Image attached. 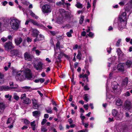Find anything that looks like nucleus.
<instances>
[{"instance_id":"35","label":"nucleus","mask_w":132,"mask_h":132,"mask_svg":"<svg viewBox=\"0 0 132 132\" xmlns=\"http://www.w3.org/2000/svg\"><path fill=\"white\" fill-rule=\"evenodd\" d=\"M131 88H132V83L131 82L127 85L125 90H128Z\"/></svg>"},{"instance_id":"42","label":"nucleus","mask_w":132,"mask_h":132,"mask_svg":"<svg viewBox=\"0 0 132 132\" xmlns=\"http://www.w3.org/2000/svg\"><path fill=\"white\" fill-rule=\"evenodd\" d=\"M47 129L44 126H42L40 130L42 131H46L47 130Z\"/></svg>"},{"instance_id":"49","label":"nucleus","mask_w":132,"mask_h":132,"mask_svg":"<svg viewBox=\"0 0 132 132\" xmlns=\"http://www.w3.org/2000/svg\"><path fill=\"white\" fill-rule=\"evenodd\" d=\"M56 5H58L59 6H61V5H64L63 3L60 1L59 2L56 3Z\"/></svg>"},{"instance_id":"44","label":"nucleus","mask_w":132,"mask_h":132,"mask_svg":"<svg viewBox=\"0 0 132 132\" xmlns=\"http://www.w3.org/2000/svg\"><path fill=\"white\" fill-rule=\"evenodd\" d=\"M13 98L16 100L18 101L19 99V97L16 94H14L13 96Z\"/></svg>"},{"instance_id":"6","label":"nucleus","mask_w":132,"mask_h":132,"mask_svg":"<svg viewBox=\"0 0 132 132\" xmlns=\"http://www.w3.org/2000/svg\"><path fill=\"white\" fill-rule=\"evenodd\" d=\"M127 22L124 21H118V29L120 31L125 28L126 26Z\"/></svg>"},{"instance_id":"23","label":"nucleus","mask_w":132,"mask_h":132,"mask_svg":"<svg viewBox=\"0 0 132 132\" xmlns=\"http://www.w3.org/2000/svg\"><path fill=\"white\" fill-rule=\"evenodd\" d=\"M10 21L9 18H7L4 19V23L3 24H4V26L5 27H7L9 24V23Z\"/></svg>"},{"instance_id":"15","label":"nucleus","mask_w":132,"mask_h":132,"mask_svg":"<svg viewBox=\"0 0 132 132\" xmlns=\"http://www.w3.org/2000/svg\"><path fill=\"white\" fill-rule=\"evenodd\" d=\"M39 32L36 29H33L31 32V35L34 37H37Z\"/></svg>"},{"instance_id":"56","label":"nucleus","mask_w":132,"mask_h":132,"mask_svg":"<svg viewBox=\"0 0 132 132\" xmlns=\"http://www.w3.org/2000/svg\"><path fill=\"white\" fill-rule=\"evenodd\" d=\"M45 80L43 78H40L39 79V81H40L41 83H43L45 81Z\"/></svg>"},{"instance_id":"48","label":"nucleus","mask_w":132,"mask_h":132,"mask_svg":"<svg viewBox=\"0 0 132 132\" xmlns=\"http://www.w3.org/2000/svg\"><path fill=\"white\" fill-rule=\"evenodd\" d=\"M5 97L6 98H9V100H10L12 97V96L11 95H5Z\"/></svg>"},{"instance_id":"8","label":"nucleus","mask_w":132,"mask_h":132,"mask_svg":"<svg viewBox=\"0 0 132 132\" xmlns=\"http://www.w3.org/2000/svg\"><path fill=\"white\" fill-rule=\"evenodd\" d=\"M24 57L25 60L27 61H30L32 59L33 56L29 53L26 52L24 54Z\"/></svg>"},{"instance_id":"62","label":"nucleus","mask_w":132,"mask_h":132,"mask_svg":"<svg viewBox=\"0 0 132 132\" xmlns=\"http://www.w3.org/2000/svg\"><path fill=\"white\" fill-rule=\"evenodd\" d=\"M11 118H9L6 122V123L7 124H9L11 122Z\"/></svg>"},{"instance_id":"61","label":"nucleus","mask_w":132,"mask_h":132,"mask_svg":"<svg viewBox=\"0 0 132 132\" xmlns=\"http://www.w3.org/2000/svg\"><path fill=\"white\" fill-rule=\"evenodd\" d=\"M84 88L85 90H88L89 89V88L87 85L84 86Z\"/></svg>"},{"instance_id":"14","label":"nucleus","mask_w":132,"mask_h":132,"mask_svg":"<svg viewBox=\"0 0 132 132\" xmlns=\"http://www.w3.org/2000/svg\"><path fill=\"white\" fill-rule=\"evenodd\" d=\"M22 41V39L21 37H17L14 39L15 44L18 46L20 44Z\"/></svg>"},{"instance_id":"26","label":"nucleus","mask_w":132,"mask_h":132,"mask_svg":"<svg viewBox=\"0 0 132 132\" xmlns=\"http://www.w3.org/2000/svg\"><path fill=\"white\" fill-rule=\"evenodd\" d=\"M28 10L29 11L30 14L32 17L36 19L38 18L39 17L36 15L31 11L29 9H28Z\"/></svg>"},{"instance_id":"64","label":"nucleus","mask_w":132,"mask_h":132,"mask_svg":"<svg viewBox=\"0 0 132 132\" xmlns=\"http://www.w3.org/2000/svg\"><path fill=\"white\" fill-rule=\"evenodd\" d=\"M88 104L84 105V107L85 108L86 110H87L88 109Z\"/></svg>"},{"instance_id":"12","label":"nucleus","mask_w":132,"mask_h":132,"mask_svg":"<svg viewBox=\"0 0 132 132\" xmlns=\"http://www.w3.org/2000/svg\"><path fill=\"white\" fill-rule=\"evenodd\" d=\"M32 101L33 104V108L35 109H38L40 106L37 104V101L35 99H33Z\"/></svg>"},{"instance_id":"28","label":"nucleus","mask_w":132,"mask_h":132,"mask_svg":"<svg viewBox=\"0 0 132 132\" xmlns=\"http://www.w3.org/2000/svg\"><path fill=\"white\" fill-rule=\"evenodd\" d=\"M122 101L119 98H118L116 100V104L118 106H120L122 105Z\"/></svg>"},{"instance_id":"5","label":"nucleus","mask_w":132,"mask_h":132,"mask_svg":"<svg viewBox=\"0 0 132 132\" xmlns=\"http://www.w3.org/2000/svg\"><path fill=\"white\" fill-rule=\"evenodd\" d=\"M4 46L7 51L13 49L15 47L12 43L10 41L6 42L4 45Z\"/></svg>"},{"instance_id":"37","label":"nucleus","mask_w":132,"mask_h":132,"mask_svg":"<svg viewBox=\"0 0 132 132\" xmlns=\"http://www.w3.org/2000/svg\"><path fill=\"white\" fill-rule=\"evenodd\" d=\"M73 31L72 30H71L67 32V35L68 37H70L72 36L71 34L73 33Z\"/></svg>"},{"instance_id":"4","label":"nucleus","mask_w":132,"mask_h":132,"mask_svg":"<svg viewBox=\"0 0 132 132\" xmlns=\"http://www.w3.org/2000/svg\"><path fill=\"white\" fill-rule=\"evenodd\" d=\"M125 12H124L120 15L119 17V19L118 21H121L127 22V18L126 12L128 13L130 11V9H125Z\"/></svg>"},{"instance_id":"47","label":"nucleus","mask_w":132,"mask_h":132,"mask_svg":"<svg viewBox=\"0 0 132 132\" xmlns=\"http://www.w3.org/2000/svg\"><path fill=\"white\" fill-rule=\"evenodd\" d=\"M87 35L89 37H93L94 36V34L93 33L90 32H89L88 34H87Z\"/></svg>"},{"instance_id":"46","label":"nucleus","mask_w":132,"mask_h":132,"mask_svg":"<svg viewBox=\"0 0 132 132\" xmlns=\"http://www.w3.org/2000/svg\"><path fill=\"white\" fill-rule=\"evenodd\" d=\"M18 85H15V87L13 86L12 87H10V90H11L12 89H14V90L15 91H18L16 89V88H17L18 87Z\"/></svg>"},{"instance_id":"60","label":"nucleus","mask_w":132,"mask_h":132,"mask_svg":"<svg viewBox=\"0 0 132 132\" xmlns=\"http://www.w3.org/2000/svg\"><path fill=\"white\" fill-rule=\"evenodd\" d=\"M111 47H110L109 48H107V52L108 53H110L111 51Z\"/></svg>"},{"instance_id":"34","label":"nucleus","mask_w":132,"mask_h":132,"mask_svg":"<svg viewBox=\"0 0 132 132\" xmlns=\"http://www.w3.org/2000/svg\"><path fill=\"white\" fill-rule=\"evenodd\" d=\"M75 6L78 8H82L83 7L82 4H81L79 2H77Z\"/></svg>"},{"instance_id":"32","label":"nucleus","mask_w":132,"mask_h":132,"mask_svg":"<svg viewBox=\"0 0 132 132\" xmlns=\"http://www.w3.org/2000/svg\"><path fill=\"white\" fill-rule=\"evenodd\" d=\"M132 63L131 61V60H128L126 63V64L127 67L129 68L131 66Z\"/></svg>"},{"instance_id":"38","label":"nucleus","mask_w":132,"mask_h":132,"mask_svg":"<svg viewBox=\"0 0 132 132\" xmlns=\"http://www.w3.org/2000/svg\"><path fill=\"white\" fill-rule=\"evenodd\" d=\"M84 99L86 102H87L88 100V94H85L84 95Z\"/></svg>"},{"instance_id":"36","label":"nucleus","mask_w":132,"mask_h":132,"mask_svg":"<svg viewBox=\"0 0 132 132\" xmlns=\"http://www.w3.org/2000/svg\"><path fill=\"white\" fill-rule=\"evenodd\" d=\"M51 109L52 108L51 107H48L47 109H46V110L47 113H52Z\"/></svg>"},{"instance_id":"22","label":"nucleus","mask_w":132,"mask_h":132,"mask_svg":"<svg viewBox=\"0 0 132 132\" xmlns=\"http://www.w3.org/2000/svg\"><path fill=\"white\" fill-rule=\"evenodd\" d=\"M19 53V51L17 50H13L10 51V53L12 56L18 55Z\"/></svg>"},{"instance_id":"59","label":"nucleus","mask_w":132,"mask_h":132,"mask_svg":"<svg viewBox=\"0 0 132 132\" xmlns=\"http://www.w3.org/2000/svg\"><path fill=\"white\" fill-rule=\"evenodd\" d=\"M60 43L59 42H57L56 44V47L57 48H60Z\"/></svg>"},{"instance_id":"30","label":"nucleus","mask_w":132,"mask_h":132,"mask_svg":"<svg viewBox=\"0 0 132 132\" xmlns=\"http://www.w3.org/2000/svg\"><path fill=\"white\" fill-rule=\"evenodd\" d=\"M31 101L27 97L23 100V102L26 104H28L30 103Z\"/></svg>"},{"instance_id":"13","label":"nucleus","mask_w":132,"mask_h":132,"mask_svg":"<svg viewBox=\"0 0 132 132\" xmlns=\"http://www.w3.org/2000/svg\"><path fill=\"white\" fill-rule=\"evenodd\" d=\"M123 117V114L120 112H119V113L114 118L117 120L121 121Z\"/></svg>"},{"instance_id":"31","label":"nucleus","mask_w":132,"mask_h":132,"mask_svg":"<svg viewBox=\"0 0 132 132\" xmlns=\"http://www.w3.org/2000/svg\"><path fill=\"white\" fill-rule=\"evenodd\" d=\"M119 113V112H118L116 109H113L112 110V114L114 117L117 115Z\"/></svg>"},{"instance_id":"10","label":"nucleus","mask_w":132,"mask_h":132,"mask_svg":"<svg viewBox=\"0 0 132 132\" xmlns=\"http://www.w3.org/2000/svg\"><path fill=\"white\" fill-rule=\"evenodd\" d=\"M43 63L41 62H39L37 64H34L33 66L36 70L41 71L43 69Z\"/></svg>"},{"instance_id":"45","label":"nucleus","mask_w":132,"mask_h":132,"mask_svg":"<svg viewBox=\"0 0 132 132\" xmlns=\"http://www.w3.org/2000/svg\"><path fill=\"white\" fill-rule=\"evenodd\" d=\"M27 97H26V94L24 93L20 97L21 99L23 100Z\"/></svg>"},{"instance_id":"20","label":"nucleus","mask_w":132,"mask_h":132,"mask_svg":"<svg viewBox=\"0 0 132 132\" xmlns=\"http://www.w3.org/2000/svg\"><path fill=\"white\" fill-rule=\"evenodd\" d=\"M6 108L5 104L3 103H0V113H2Z\"/></svg>"},{"instance_id":"21","label":"nucleus","mask_w":132,"mask_h":132,"mask_svg":"<svg viewBox=\"0 0 132 132\" xmlns=\"http://www.w3.org/2000/svg\"><path fill=\"white\" fill-rule=\"evenodd\" d=\"M29 21L31 22L34 25H36L39 27H41V25L40 24H39L36 21L34 20L30 19H29Z\"/></svg>"},{"instance_id":"52","label":"nucleus","mask_w":132,"mask_h":132,"mask_svg":"<svg viewBox=\"0 0 132 132\" xmlns=\"http://www.w3.org/2000/svg\"><path fill=\"white\" fill-rule=\"evenodd\" d=\"M22 88L23 89H25L26 90H28L30 89L31 87H30L29 86H24L22 87Z\"/></svg>"},{"instance_id":"2","label":"nucleus","mask_w":132,"mask_h":132,"mask_svg":"<svg viewBox=\"0 0 132 132\" xmlns=\"http://www.w3.org/2000/svg\"><path fill=\"white\" fill-rule=\"evenodd\" d=\"M59 11L61 15L57 18V21L58 23H62L64 20V17L68 16L67 14L68 12H66L64 9H59Z\"/></svg>"},{"instance_id":"55","label":"nucleus","mask_w":132,"mask_h":132,"mask_svg":"<svg viewBox=\"0 0 132 132\" xmlns=\"http://www.w3.org/2000/svg\"><path fill=\"white\" fill-rule=\"evenodd\" d=\"M83 114H81V115L80 117V118H81L82 121H83L84 119L85 118V117L84 116H82V115Z\"/></svg>"},{"instance_id":"25","label":"nucleus","mask_w":132,"mask_h":132,"mask_svg":"<svg viewBox=\"0 0 132 132\" xmlns=\"http://www.w3.org/2000/svg\"><path fill=\"white\" fill-rule=\"evenodd\" d=\"M83 80L85 82H89L88 79V75L86 74H85L82 76Z\"/></svg>"},{"instance_id":"58","label":"nucleus","mask_w":132,"mask_h":132,"mask_svg":"<svg viewBox=\"0 0 132 132\" xmlns=\"http://www.w3.org/2000/svg\"><path fill=\"white\" fill-rule=\"evenodd\" d=\"M27 41L28 42H30L32 40V39L29 37H27Z\"/></svg>"},{"instance_id":"57","label":"nucleus","mask_w":132,"mask_h":132,"mask_svg":"<svg viewBox=\"0 0 132 132\" xmlns=\"http://www.w3.org/2000/svg\"><path fill=\"white\" fill-rule=\"evenodd\" d=\"M86 35V33L85 31H83L81 34V35L83 36H85Z\"/></svg>"},{"instance_id":"41","label":"nucleus","mask_w":132,"mask_h":132,"mask_svg":"<svg viewBox=\"0 0 132 132\" xmlns=\"http://www.w3.org/2000/svg\"><path fill=\"white\" fill-rule=\"evenodd\" d=\"M121 42V39H119L118 41H117L116 44V45L117 47H119L120 46V43Z\"/></svg>"},{"instance_id":"50","label":"nucleus","mask_w":132,"mask_h":132,"mask_svg":"<svg viewBox=\"0 0 132 132\" xmlns=\"http://www.w3.org/2000/svg\"><path fill=\"white\" fill-rule=\"evenodd\" d=\"M47 121V119H43V120L41 122V124L42 125H44L45 123Z\"/></svg>"},{"instance_id":"40","label":"nucleus","mask_w":132,"mask_h":132,"mask_svg":"<svg viewBox=\"0 0 132 132\" xmlns=\"http://www.w3.org/2000/svg\"><path fill=\"white\" fill-rule=\"evenodd\" d=\"M42 6V8H50V6L48 4H45Z\"/></svg>"},{"instance_id":"1","label":"nucleus","mask_w":132,"mask_h":132,"mask_svg":"<svg viewBox=\"0 0 132 132\" xmlns=\"http://www.w3.org/2000/svg\"><path fill=\"white\" fill-rule=\"evenodd\" d=\"M128 79L127 77L123 79L122 82L121 87L118 84L117 82L114 81L112 83V86L113 90V92L116 94H120L121 90L122 89L125 90L128 84Z\"/></svg>"},{"instance_id":"54","label":"nucleus","mask_w":132,"mask_h":132,"mask_svg":"<svg viewBox=\"0 0 132 132\" xmlns=\"http://www.w3.org/2000/svg\"><path fill=\"white\" fill-rule=\"evenodd\" d=\"M130 93L128 91L125 94V95L126 96H130Z\"/></svg>"},{"instance_id":"27","label":"nucleus","mask_w":132,"mask_h":132,"mask_svg":"<svg viewBox=\"0 0 132 132\" xmlns=\"http://www.w3.org/2000/svg\"><path fill=\"white\" fill-rule=\"evenodd\" d=\"M28 10L29 11L30 14L32 17L36 19L38 18L39 17L36 15L31 11L29 9H28Z\"/></svg>"},{"instance_id":"3","label":"nucleus","mask_w":132,"mask_h":132,"mask_svg":"<svg viewBox=\"0 0 132 132\" xmlns=\"http://www.w3.org/2000/svg\"><path fill=\"white\" fill-rule=\"evenodd\" d=\"M10 24L12 28L13 29L16 30H17L19 26V21L15 18H11Z\"/></svg>"},{"instance_id":"17","label":"nucleus","mask_w":132,"mask_h":132,"mask_svg":"<svg viewBox=\"0 0 132 132\" xmlns=\"http://www.w3.org/2000/svg\"><path fill=\"white\" fill-rule=\"evenodd\" d=\"M10 90V88L8 86L5 85L0 86V90L7 91Z\"/></svg>"},{"instance_id":"63","label":"nucleus","mask_w":132,"mask_h":132,"mask_svg":"<svg viewBox=\"0 0 132 132\" xmlns=\"http://www.w3.org/2000/svg\"><path fill=\"white\" fill-rule=\"evenodd\" d=\"M130 38L129 37H127L125 39L126 41L127 42H129L130 40Z\"/></svg>"},{"instance_id":"33","label":"nucleus","mask_w":132,"mask_h":132,"mask_svg":"<svg viewBox=\"0 0 132 132\" xmlns=\"http://www.w3.org/2000/svg\"><path fill=\"white\" fill-rule=\"evenodd\" d=\"M42 11L44 13L50 12L51 11V9H42Z\"/></svg>"},{"instance_id":"51","label":"nucleus","mask_w":132,"mask_h":132,"mask_svg":"<svg viewBox=\"0 0 132 132\" xmlns=\"http://www.w3.org/2000/svg\"><path fill=\"white\" fill-rule=\"evenodd\" d=\"M35 52L36 54L37 55H39L41 52L39 51L38 50H35Z\"/></svg>"},{"instance_id":"43","label":"nucleus","mask_w":132,"mask_h":132,"mask_svg":"<svg viewBox=\"0 0 132 132\" xmlns=\"http://www.w3.org/2000/svg\"><path fill=\"white\" fill-rule=\"evenodd\" d=\"M24 123L27 126H28L30 123V121L26 119L24 120Z\"/></svg>"},{"instance_id":"19","label":"nucleus","mask_w":132,"mask_h":132,"mask_svg":"<svg viewBox=\"0 0 132 132\" xmlns=\"http://www.w3.org/2000/svg\"><path fill=\"white\" fill-rule=\"evenodd\" d=\"M33 116L35 117H38L40 116V112L39 111H35L32 112Z\"/></svg>"},{"instance_id":"9","label":"nucleus","mask_w":132,"mask_h":132,"mask_svg":"<svg viewBox=\"0 0 132 132\" xmlns=\"http://www.w3.org/2000/svg\"><path fill=\"white\" fill-rule=\"evenodd\" d=\"M15 78L16 80L22 81L24 79L25 76L21 72H19L17 73Z\"/></svg>"},{"instance_id":"18","label":"nucleus","mask_w":132,"mask_h":132,"mask_svg":"<svg viewBox=\"0 0 132 132\" xmlns=\"http://www.w3.org/2000/svg\"><path fill=\"white\" fill-rule=\"evenodd\" d=\"M44 39V36L41 34H39L38 37L36 38L34 40V42H35L38 41H40L43 40Z\"/></svg>"},{"instance_id":"7","label":"nucleus","mask_w":132,"mask_h":132,"mask_svg":"<svg viewBox=\"0 0 132 132\" xmlns=\"http://www.w3.org/2000/svg\"><path fill=\"white\" fill-rule=\"evenodd\" d=\"M125 109L127 110L130 111L132 109V105L130 101L128 100L126 101L124 106Z\"/></svg>"},{"instance_id":"24","label":"nucleus","mask_w":132,"mask_h":132,"mask_svg":"<svg viewBox=\"0 0 132 132\" xmlns=\"http://www.w3.org/2000/svg\"><path fill=\"white\" fill-rule=\"evenodd\" d=\"M117 52L118 55L119 57L123 56L124 55V54L119 48L117 49Z\"/></svg>"},{"instance_id":"11","label":"nucleus","mask_w":132,"mask_h":132,"mask_svg":"<svg viewBox=\"0 0 132 132\" xmlns=\"http://www.w3.org/2000/svg\"><path fill=\"white\" fill-rule=\"evenodd\" d=\"M25 76L27 78L29 79L32 78V74L30 70L28 69L26 70L25 72Z\"/></svg>"},{"instance_id":"29","label":"nucleus","mask_w":132,"mask_h":132,"mask_svg":"<svg viewBox=\"0 0 132 132\" xmlns=\"http://www.w3.org/2000/svg\"><path fill=\"white\" fill-rule=\"evenodd\" d=\"M31 126V128L33 130H35L36 129L35 127L36 126V124H35V121H33L30 123Z\"/></svg>"},{"instance_id":"16","label":"nucleus","mask_w":132,"mask_h":132,"mask_svg":"<svg viewBox=\"0 0 132 132\" xmlns=\"http://www.w3.org/2000/svg\"><path fill=\"white\" fill-rule=\"evenodd\" d=\"M117 69L120 72H123L124 71V67L122 63H120L118 64Z\"/></svg>"},{"instance_id":"39","label":"nucleus","mask_w":132,"mask_h":132,"mask_svg":"<svg viewBox=\"0 0 132 132\" xmlns=\"http://www.w3.org/2000/svg\"><path fill=\"white\" fill-rule=\"evenodd\" d=\"M84 16L83 15H81L79 21V23L80 24H81L82 23L83 20L84 19Z\"/></svg>"},{"instance_id":"53","label":"nucleus","mask_w":132,"mask_h":132,"mask_svg":"<svg viewBox=\"0 0 132 132\" xmlns=\"http://www.w3.org/2000/svg\"><path fill=\"white\" fill-rule=\"evenodd\" d=\"M1 40L3 42H5L7 40V38H6L3 37L1 38Z\"/></svg>"}]
</instances>
